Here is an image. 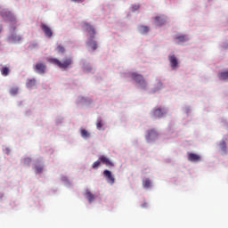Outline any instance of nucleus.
Returning <instances> with one entry per match:
<instances>
[{
    "instance_id": "f257e3e1",
    "label": "nucleus",
    "mask_w": 228,
    "mask_h": 228,
    "mask_svg": "<svg viewBox=\"0 0 228 228\" xmlns=\"http://www.w3.org/2000/svg\"><path fill=\"white\" fill-rule=\"evenodd\" d=\"M0 15L4 20L12 23V25L10 27L11 35L7 37V42L10 44H19L20 40H22V36L17 35V33H15V29H17V27L13 25L17 24V18H15V14H13V12L8 9L0 7Z\"/></svg>"
},
{
    "instance_id": "f03ea898",
    "label": "nucleus",
    "mask_w": 228,
    "mask_h": 228,
    "mask_svg": "<svg viewBox=\"0 0 228 228\" xmlns=\"http://www.w3.org/2000/svg\"><path fill=\"white\" fill-rule=\"evenodd\" d=\"M84 28L89 34V38L86 42V45L88 51H95L97 49V41L94 40L95 37V28L90 25V23H84Z\"/></svg>"
},
{
    "instance_id": "7ed1b4c3",
    "label": "nucleus",
    "mask_w": 228,
    "mask_h": 228,
    "mask_svg": "<svg viewBox=\"0 0 228 228\" xmlns=\"http://www.w3.org/2000/svg\"><path fill=\"white\" fill-rule=\"evenodd\" d=\"M121 76L122 77H131L136 83V86L139 88H142V90H147V82L145 81V78H143V76H142L141 74L127 71L122 73Z\"/></svg>"
},
{
    "instance_id": "20e7f679",
    "label": "nucleus",
    "mask_w": 228,
    "mask_h": 228,
    "mask_svg": "<svg viewBox=\"0 0 228 228\" xmlns=\"http://www.w3.org/2000/svg\"><path fill=\"white\" fill-rule=\"evenodd\" d=\"M49 62L53 63V65H56L61 70H69V69H72V57H64L61 61L56 58L49 59Z\"/></svg>"
},
{
    "instance_id": "39448f33",
    "label": "nucleus",
    "mask_w": 228,
    "mask_h": 228,
    "mask_svg": "<svg viewBox=\"0 0 228 228\" xmlns=\"http://www.w3.org/2000/svg\"><path fill=\"white\" fill-rule=\"evenodd\" d=\"M152 118H163L168 115V109L167 107H155L151 113Z\"/></svg>"
},
{
    "instance_id": "423d86ee",
    "label": "nucleus",
    "mask_w": 228,
    "mask_h": 228,
    "mask_svg": "<svg viewBox=\"0 0 228 228\" xmlns=\"http://www.w3.org/2000/svg\"><path fill=\"white\" fill-rule=\"evenodd\" d=\"M167 60L169 61L171 70H179V68L181 67V61H179V58H177L175 54L170 53L167 56Z\"/></svg>"
},
{
    "instance_id": "0eeeda50",
    "label": "nucleus",
    "mask_w": 228,
    "mask_h": 228,
    "mask_svg": "<svg viewBox=\"0 0 228 228\" xmlns=\"http://www.w3.org/2000/svg\"><path fill=\"white\" fill-rule=\"evenodd\" d=\"M76 103L77 106H90L92 104V99L84 96H78L77 98Z\"/></svg>"
},
{
    "instance_id": "6e6552de",
    "label": "nucleus",
    "mask_w": 228,
    "mask_h": 228,
    "mask_svg": "<svg viewBox=\"0 0 228 228\" xmlns=\"http://www.w3.org/2000/svg\"><path fill=\"white\" fill-rule=\"evenodd\" d=\"M34 70L37 72V74L44 75L47 70V66L45 63L38 62L34 67Z\"/></svg>"
},
{
    "instance_id": "1a4fd4ad",
    "label": "nucleus",
    "mask_w": 228,
    "mask_h": 228,
    "mask_svg": "<svg viewBox=\"0 0 228 228\" xmlns=\"http://www.w3.org/2000/svg\"><path fill=\"white\" fill-rule=\"evenodd\" d=\"M188 40H190V37L186 35H177L174 37V42L177 45L184 44V42H188Z\"/></svg>"
},
{
    "instance_id": "9d476101",
    "label": "nucleus",
    "mask_w": 228,
    "mask_h": 228,
    "mask_svg": "<svg viewBox=\"0 0 228 228\" xmlns=\"http://www.w3.org/2000/svg\"><path fill=\"white\" fill-rule=\"evenodd\" d=\"M81 65H82V70L86 74H90V72H92V70H94V68H92V65H90V62H88L85 60L81 61Z\"/></svg>"
},
{
    "instance_id": "9b49d317",
    "label": "nucleus",
    "mask_w": 228,
    "mask_h": 228,
    "mask_svg": "<svg viewBox=\"0 0 228 228\" xmlns=\"http://www.w3.org/2000/svg\"><path fill=\"white\" fill-rule=\"evenodd\" d=\"M40 28L45 33L46 38H51L53 37V30L45 23H41Z\"/></svg>"
},
{
    "instance_id": "f8f14e48",
    "label": "nucleus",
    "mask_w": 228,
    "mask_h": 228,
    "mask_svg": "<svg viewBox=\"0 0 228 228\" xmlns=\"http://www.w3.org/2000/svg\"><path fill=\"white\" fill-rule=\"evenodd\" d=\"M156 138H158V132H156V130L151 129L147 132V134H146L147 142H154V140H156Z\"/></svg>"
},
{
    "instance_id": "ddd939ff",
    "label": "nucleus",
    "mask_w": 228,
    "mask_h": 228,
    "mask_svg": "<svg viewBox=\"0 0 228 228\" xmlns=\"http://www.w3.org/2000/svg\"><path fill=\"white\" fill-rule=\"evenodd\" d=\"M167 22V16H157L155 17V25L156 26H163Z\"/></svg>"
},
{
    "instance_id": "4468645a",
    "label": "nucleus",
    "mask_w": 228,
    "mask_h": 228,
    "mask_svg": "<svg viewBox=\"0 0 228 228\" xmlns=\"http://www.w3.org/2000/svg\"><path fill=\"white\" fill-rule=\"evenodd\" d=\"M99 159L101 163L106 165V167H113V162H111V160H110V159H108L106 156L102 155L99 158Z\"/></svg>"
},
{
    "instance_id": "2eb2a0df",
    "label": "nucleus",
    "mask_w": 228,
    "mask_h": 228,
    "mask_svg": "<svg viewBox=\"0 0 228 228\" xmlns=\"http://www.w3.org/2000/svg\"><path fill=\"white\" fill-rule=\"evenodd\" d=\"M33 86H37V79L35 78L27 79L26 87L28 88V90H31Z\"/></svg>"
},
{
    "instance_id": "dca6fc26",
    "label": "nucleus",
    "mask_w": 228,
    "mask_h": 228,
    "mask_svg": "<svg viewBox=\"0 0 228 228\" xmlns=\"http://www.w3.org/2000/svg\"><path fill=\"white\" fill-rule=\"evenodd\" d=\"M103 175L105 178H107V182L110 184L115 183V178L112 176L111 172H104Z\"/></svg>"
},
{
    "instance_id": "f3484780",
    "label": "nucleus",
    "mask_w": 228,
    "mask_h": 228,
    "mask_svg": "<svg viewBox=\"0 0 228 228\" xmlns=\"http://www.w3.org/2000/svg\"><path fill=\"white\" fill-rule=\"evenodd\" d=\"M188 159H189V161L195 163V162L200 160V156H199L198 154H195V153H189Z\"/></svg>"
},
{
    "instance_id": "a211bd4d",
    "label": "nucleus",
    "mask_w": 228,
    "mask_h": 228,
    "mask_svg": "<svg viewBox=\"0 0 228 228\" xmlns=\"http://www.w3.org/2000/svg\"><path fill=\"white\" fill-rule=\"evenodd\" d=\"M80 135L82 136V138L84 140H88V138H90L92 136V134H90V132H88L86 129L82 128L80 129Z\"/></svg>"
},
{
    "instance_id": "6ab92c4d",
    "label": "nucleus",
    "mask_w": 228,
    "mask_h": 228,
    "mask_svg": "<svg viewBox=\"0 0 228 228\" xmlns=\"http://www.w3.org/2000/svg\"><path fill=\"white\" fill-rule=\"evenodd\" d=\"M217 77L220 81H228V70L218 73Z\"/></svg>"
},
{
    "instance_id": "aec40b11",
    "label": "nucleus",
    "mask_w": 228,
    "mask_h": 228,
    "mask_svg": "<svg viewBox=\"0 0 228 228\" xmlns=\"http://www.w3.org/2000/svg\"><path fill=\"white\" fill-rule=\"evenodd\" d=\"M138 31L141 35H147V33L150 31V28L148 26L140 25L138 27Z\"/></svg>"
},
{
    "instance_id": "412c9836",
    "label": "nucleus",
    "mask_w": 228,
    "mask_h": 228,
    "mask_svg": "<svg viewBox=\"0 0 228 228\" xmlns=\"http://www.w3.org/2000/svg\"><path fill=\"white\" fill-rule=\"evenodd\" d=\"M35 168L37 172H43L44 171V163H42V160H37L35 163Z\"/></svg>"
},
{
    "instance_id": "4be33fe9",
    "label": "nucleus",
    "mask_w": 228,
    "mask_h": 228,
    "mask_svg": "<svg viewBox=\"0 0 228 228\" xmlns=\"http://www.w3.org/2000/svg\"><path fill=\"white\" fill-rule=\"evenodd\" d=\"M85 196L86 197V199L88 200L89 203H92L94 200L95 197L94 195L90 191V190H86V194Z\"/></svg>"
},
{
    "instance_id": "5701e85b",
    "label": "nucleus",
    "mask_w": 228,
    "mask_h": 228,
    "mask_svg": "<svg viewBox=\"0 0 228 228\" xmlns=\"http://www.w3.org/2000/svg\"><path fill=\"white\" fill-rule=\"evenodd\" d=\"M159 90H163V82L160 79H156L154 92H159Z\"/></svg>"
},
{
    "instance_id": "b1692460",
    "label": "nucleus",
    "mask_w": 228,
    "mask_h": 228,
    "mask_svg": "<svg viewBox=\"0 0 228 228\" xmlns=\"http://www.w3.org/2000/svg\"><path fill=\"white\" fill-rule=\"evenodd\" d=\"M21 165H23L24 167H29V165H31V158L24 157L23 159H21Z\"/></svg>"
},
{
    "instance_id": "393cba45",
    "label": "nucleus",
    "mask_w": 228,
    "mask_h": 228,
    "mask_svg": "<svg viewBox=\"0 0 228 228\" xmlns=\"http://www.w3.org/2000/svg\"><path fill=\"white\" fill-rule=\"evenodd\" d=\"M219 147L224 154H227V144L225 143V141H221Z\"/></svg>"
},
{
    "instance_id": "a878e982",
    "label": "nucleus",
    "mask_w": 228,
    "mask_h": 228,
    "mask_svg": "<svg viewBox=\"0 0 228 228\" xmlns=\"http://www.w3.org/2000/svg\"><path fill=\"white\" fill-rule=\"evenodd\" d=\"M142 186L148 189L152 186V182L149 178H146L142 181Z\"/></svg>"
},
{
    "instance_id": "bb28decb",
    "label": "nucleus",
    "mask_w": 228,
    "mask_h": 228,
    "mask_svg": "<svg viewBox=\"0 0 228 228\" xmlns=\"http://www.w3.org/2000/svg\"><path fill=\"white\" fill-rule=\"evenodd\" d=\"M1 74L4 77L9 76L10 75V68L8 67H3L1 69Z\"/></svg>"
},
{
    "instance_id": "cd10ccee",
    "label": "nucleus",
    "mask_w": 228,
    "mask_h": 228,
    "mask_svg": "<svg viewBox=\"0 0 228 228\" xmlns=\"http://www.w3.org/2000/svg\"><path fill=\"white\" fill-rule=\"evenodd\" d=\"M28 49L30 51H33V49H38V43H37V42L30 43L28 45Z\"/></svg>"
},
{
    "instance_id": "c85d7f7f",
    "label": "nucleus",
    "mask_w": 228,
    "mask_h": 228,
    "mask_svg": "<svg viewBox=\"0 0 228 228\" xmlns=\"http://www.w3.org/2000/svg\"><path fill=\"white\" fill-rule=\"evenodd\" d=\"M102 126H103V124H102V118H98V119H97V124H96L97 129H99V131H101V130L102 129Z\"/></svg>"
},
{
    "instance_id": "c756f323",
    "label": "nucleus",
    "mask_w": 228,
    "mask_h": 228,
    "mask_svg": "<svg viewBox=\"0 0 228 228\" xmlns=\"http://www.w3.org/2000/svg\"><path fill=\"white\" fill-rule=\"evenodd\" d=\"M10 94L11 95H17V94H19V87H12Z\"/></svg>"
},
{
    "instance_id": "7c9ffc66",
    "label": "nucleus",
    "mask_w": 228,
    "mask_h": 228,
    "mask_svg": "<svg viewBox=\"0 0 228 228\" xmlns=\"http://www.w3.org/2000/svg\"><path fill=\"white\" fill-rule=\"evenodd\" d=\"M183 110L184 111V113H186V115H190V113L191 112V107L185 105L183 108Z\"/></svg>"
},
{
    "instance_id": "2f4dec72",
    "label": "nucleus",
    "mask_w": 228,
    "mask_h": 228,
    "mask_svg": "<svg viewBox=\"0 0 228 228\" xmlns=\"http://www.w3.org/2000/svg\"><path fill=\"white\" fill-rule=\"evenodd\" d=\"M101 167V159H98L97 161H95L94 164H93V168H99Z\"/></svg>"
},
{
    "instance_id": "473e14b6",
    "label": "nucleus",
    "mask_w": 228,
    "mask_h": 228,
    "mask_svg": "<svg viewBox=\"0 0 228 228\" xmlns=\"http://www.w3.org/2000/svg\"><path fill=\"white\" fill-rule=\"evenodd\" d=\"M57 51H58V53H65V47L59 45L57 47Z\"/></svg>"
},
{
    "instance_id": "72a5a7b5",
    "label": "nucleus",
    "mask_w": 228,
    "mask_h": 228,
    "mask_svg": "<svg viewBox=\"0 0 228 228\" xmlns=\"http://www.w3.org/2000/svg\"><path fill=\"white\" fill-rule=\"evenodd\" d=\"M222 49H228V42L225 41L223 44H221Z\"/></svg>"
},
{
    "instance_id": "f704fd0d",
    "label": "nucleus",
    "mask_w": 228,
    "mask_h": 228,
    "mask_svg": "<svg viewBox=\"0 0 228 228\" xmlns=\"http://www.w3.org/2000/svg\"><path fill=\"white\" fill-rule=\"evenodd\" d=\"M140 9V5H133L132 6V12H136Z\"/></svg>"
},
{
    "instance_id": "c9c22d12",
    "label": "nucleus",
    "mask_w": 228,
    "mask_h": 228,
    "mask_svg": "<svg viewBox=\"0 0 228 228\" xmlns=\"http://www.w3.org/2000/svg\"><path fill=\"white\" fill-rule=\"evenodd\" d=\"M71 3H77V4H81V3H85V0H70Z\"/></svg>"
},
{
    "instance_id": "e433bc0d",
    "label": "nucleus",
    "mask_w": 228,
    "mask_h": 228,
    "mask_svg": "<svg viewBox=\"0 0 228 228\" xmlns=\"http://www.w3.org/2000/svg\"><path fill=\"white\" fill-rule=\"evenodd\" d=\"M222 122H223L224 126H226V129H228V122H227V119H223Z\"/></svg>"
},
{
    "instance_id": "4c0bfd02",
    "label": "nucleus",
    "mask_w": 228,
    "mask_h": 228,
    "mask_svg": "<svg viewBox=\"0 0 228 228\" xmlns=\"http://www.w3.org/2000/svg\"><path fill=\"white\" fill-rule=\"evenodd\" d=\"M61 122H63V118H61L56 120V124H61Z\"/></svg>"
},
{
    "instance_id": "58836bf2",
    "label": "nucleus",
    "mask_w": 228,
    "mask_h": 228,
    "mask_svg": "<svg viewBox=\"0 0 228 228\" xmlns=\"http://www.w3.org/2000/svg\"><path fill=\"white\" fill-rule=\"evenodd\" d=\"M4 152L5 154H10L11 152L10 148H5Z\"/></svg>"
},
{
    "instance_id": "ea45409f",
    "label": "nucleus",
    "mask_w": 228,
    "mask_h": 228,
    "mask_svg": "<svg viewBox=\"0 0 228 228\" xmlns=\"http://www.w3.org/2000/svg\"><path fill=\"white\" fill-rule=\"evenodd\" d=\"M103 172H110V170H108V169H105Z\"/></svg>"
}]
</instances>
